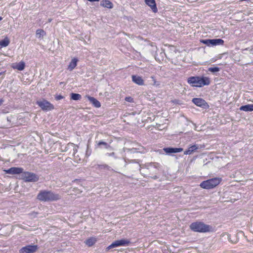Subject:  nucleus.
<instances>
[{
	"label": "nucleus",
	"instance_id": "c9c22d12",
	"mask_svg": "<svg viewBox=\"0 0 253 253\" xmlns=\"http://www.w3.org/2000/svg\"><path fill=\"white\" fill-rule=\"evenodd\" d=\"M37 214L38 213L36 212H33L30 213V215L33 216L34 217H37Z\"/></svg>",
	"mask_w": 253,
	"mask_h": 253
},
{
	"label": "nucleus",
	"instance_id": "39448f33",
	"mask_svg": "<svg viewBox=\"0 0 253 253\" xmlns=\"http://www.w3.org/2000/svg\"><path fill=\"white\" fill-rule=\"evenodd\" d=\"M21 178L26 182H36L39 180V176L33 172L23 171Z\"/></svg>",
	"mask_w": 253,
	"mask_h": 253
},
{
	"label": "nucleus",
	"instance_id": "f3484780",
	"mask_svg": "<svg viewBox=\"0 0 253 253\" xmlns=\"http://www.w3.org/2000/svg\"><path fill=\"white\" fill-rule=\"evenodd\" d=\"M100 5L109 9H112L113 7V3L109 0H102L100 2Z\"/></svg>",
	"mask_w": 253,
	"mask_h": 253
},
{
	"label": "nucleus",
	"instance_id": "7ed1b4c3",
	"mask_svg": "<svg viewBox=\"0 0 253 253\" xmlns=\"http://www.w3.org/2000/svg\"><path fill=\"white\" fill-rule=\"evenodd\" d=\"M190 229L196 232L206 233L212 231V227L201 221H196L190 225Z\"/></svg>",
	"mask_w": 253,
	"mask_h": 253
},
{
	"label": "nucleus",
	"instance_id": "4be33fe9",
	"mask_svg": "<svg viewBox=\"0 0 253 253\" xmlns=\"http://www.w3.org/2000/svg\"><path fill=\"white\" fill-rule=\"evenodd\" d=\"M10 41L7 37H5L3 40L0 41V49L8 46Z\"/></svg>",
	"mask_w": 253,
	"mask_h": 253
},
{
	"label": "nucleus",
	"instance_id": "ddd939ff",
	"mask_svg": "<svg viewBox=\"0 0 253 253\" xmlns=\"http://www.w3.org/2000/svg\"><path fill=\"white\" fill-rule=\"evenodd\" d=\"M145 3L150 7L152 11L156 13L158 11L156 1L155 0H145Z\"/></svg>",
	"mask_w": 253,
	"mask_h": 253
},
{
	"label": "nucleus",
	"instance_id": "cd10ccee",
	"mask_svg": "<svg viewBox=\"0 0 253 253\" xmlns=\"http://www.w3.org/2000/svg\"><path fill=\"white\" fill-rule=\"evenodd\" d=\"M104 145V146L105 147V148L106 149H112V147L108 144L106 142H104L103 141H100L98 142V145L100 146V145Z\"/></svg>",
	"mask_w": 253,
	"mask_h": 253
},
{
	"label": "nucleus",
	"instance_id": "0eeeda50",
	"mask_svg": "<svg viewBox=\"0 0 253 253\" xmlns=\"http://www.w3.org/2000/svg\"><path fill=\"white\" fill-rule=\"evenodd\" d=\"M130 242L128 240L121 239L119 240H116L113 242L110 245H109L107 249L108 250L120 246H127L129 245Z\"/></svg>",
	"mask_w": 253,
	"mask_h": 253
},
{
	"label": "nucleus",
	"instance_id": "79ce46f5",
	"mask_svg": "<svg viewBox=\"0 0 253 253\" xmlns=\"http://www.w3.org/2000/svg\"><path fill=\"white\" fill-rule=\"evenodd\" d=\"M2 17H0V21H1L2 20Z\"/></svg>",
	"mask_w": 253,
	"mask_h": 253
},
{
	"label": "nucleus",
	"instance_id": "c756f323",
	"mask_svg": "<svg viewBox=\"0 0 253 253\" xmlns=\"http://www.w3.org/2000/svg\"><path fill=\"white\" fill-rule=\"evenodd\" d=\"M200 42L202 43L207 45L208 46H211V39L201 40Z\"/></svg>",
	"mask_w": 253,
	"mask_h": 253
},
{
	"label": "nucleus",
	"instance_id": "2eb2a0df",
	"mask_svg": "<svg viewBox=\"0 0 253 253\" xmlns=\"http://www.w3.org/2000/svg\"><path fill=\"white\" fill-rule=\"evenodd\" d=\"M132 81L139 85H143L144 84V81L142 77L137 75L132 76Z\"/></svg>",
	"mask_w": 253,
	"mask_h": 253
},
{
	"label": "nucleus",
	"instance_id": "f8f14e48",
	"mask_svg": "<svg viewBox=\"0 0 253 253\" xmlns=\"http://www.w3.org/2000/svg\"><path fill=\"white\" fill-rule=\"evenodd\" d=\"M164 151L168 154L171 153H176L181 152L183 151L182 148H173V147H167L163 149Z\"/></svg>",
	"mask_w": 253,
	"mask_h": 253
},
{
	"label": "nucleus",
	"instance_id": "ea45409f",
	"mask_svg": "<svg viewBox=\"0 0 253 253\" xmlns=\"http://www.w3.org/2000/svg\"><path fill=\"white\" fill-rule=\"evenodd\" d=\"M51 20H52V19H49L48 20V22H50L51 21Z\"/></svg>",
	"mask_w": 253,
	"mask_h": 253
},
{
	"label": "nucleus",
	"instance_id": "9b49d317",
	"mask_svg": "<svg viewBox=\"0 0 253 253\" xmlns=\"http://www.w3.org/2000/svg\"><path fill=\"white\" fill-rule=\"evenodd\" d=\"M23 171V168L18 167H12L8 169L4 170L6 173L10 174H22Z\"/></svg>",
	"mask_w": 253,
	"mask_h": 253
},
{
	"label": "nucleus",
	"instance_id": "6ab92c4d",
	"mask_svg": "<svg viewBox=\"0 0 253 253\" xmlns=\"http://www.w3.org/2000/svg\"><path fill=\"white\" fill-rule=\"evenodd\" d=\"M211 46L217 45H223L224 41L220 39H211Z\"/></svg>",
	"mask_w": 253,
	"mask_h": 253
},
{
	"label": "nucleus",
	"instance_id": "f257e3e1",
	"mask_svg": "<svg viewBox=\"0 0 253 253\" xmlns=\"http://www.w3.org/2000/svg\"><path fill=\"white\" fill-rule=\"evenodd\" d=\"M187 83L192 87H202L211 84L210 78L204 76H191L187 79Z\"/></svg>",
	"mask_w": 253,
	"mask_h": 253
},
{
	"label": "nucleus",
	"instance_id": "a878e982",
	"mask_svg": "<svg viewBox=\"0 0 253 253\" xmlns=\"http://www.w3.org/2000/svg\"><path fill=\"white\" fill-rule=\"evenodd\" d=\"M144 73H148L149 74H151L154 73L155 71V68L152 66H149L144 68L143 69Z\"/></svg>",
	"mask_w": 253,
	"mask_h": 253
},
{
	"label": "nucleus",
	"instance_id": "412c9836",
	"mask_svg": "<svg viewBox=\"0 0 253 253\" xmlns=\"http://www.w3.org/2000/svg\"><path fill=\"white\" fill-rule=\"evenodd\" d=\"M96 241L97 240L95 238L90 237L85 240L84 243L88 247H91L96 242Z\"/></svg>",
	"mask_w": 253,
	"mask_h": 253
},
{
	"label": "nucleus",
	"instance_id": "58836bf2",
	"mask_svg": "<svg viewBox=\"0 0 253 253\" xmlns=\"http://www.w3.org/2000/svg\"><path fill=\"white\" fill-rule=\"evenodd\" d=\"M90 154V153L89 154V153H88V151L87 150L86 152V155L89 156Z\"/></svg>",
	"mask_w": 253,
	"mask_h": 253
},
{
	"label": "nucleus",
	"instance_id": "5701e85b",
	"mask_svg": "<svg viewBox=\"0 0 253 253\" xmlns=\"http://www.w3.org/2000/svg\"><path fill=\"white\" fill-rule=\"evenodd\" d=\"M25 67V63L23 61H21L16 65L15 68L19 71H22L24 69Z\"/></svg>",
	"mask_w": 253,
	"mask_h": 253
},
{
	"label": "nucleus",
	"instance_id": "b1692460",
	"mask_svg": "<svg viewBox=\"0 0 253 253\" xmlns=\"http://www.w3.org/2000/svg\"><path fill=\"white\" fill-rule=\"evenodd\" d=\"M67 147L68 148L69 147H72L73 150V155L75 156V154L78 152V149L79 148V146L78 145H76L73 143H69L67 145Z\"/></svg>",
	"mask_w": 253,
	"mask_h": 253
},
{
	"label": "nucleus",
	"instance_id": "6e6552de",
	"mask_svg": "<svg viewBox=\"0 0 253 253\" xmlns=\"http://www.w3.org/2000/svg\"><path fill=\"white\" fill-rule=\"evenodd\" d=\"M38 249L37 245H29L22 247L19 250V253H34Z\"/></svg>",
	"mask_w": 253,
	"mask_h": 253
},
{
	"label": "nucleus",
	"instance_id": "473e14b6",
	"mask_svg": "<svg viewBox=\"0 0 253 253\" xmlns=\"http://www.w3.org/2000/svg\"><path fill=\"white\" fill-rule=\"evenodd\" d=\"M106 155L109 157H113L116 159L118 158V157L115 155V154L114 152L107 153L106 154Z\"/></svg>",
	"mask_w": 253,
	"mask_h": 253
},
{
	"label": "nucleus",
	"instance_id": "a211bd4d",
	"mask_svg": "<svg viewBox=\"0 0 253 253\" xmlns=\"http://www.w3.org/2000/svg\"><path fill=\"white\" fill-rule=\"evenodd\" d=\"M78 61V60L77 58H73L68 65V70L71 71L74 69L77 65Z\"/></svg>",
	"mask_w": 253,
	"mask_h": 253
},
{
	"label": "nucleus",
	"instance_id": "72a5a7b5",
	"mask_svg": "<svg viewBox=\"0 0 253 253\" xmlns=\"http://www.w3.org/2000/svg\"><path fill=\"white\" fill-rule=\"evenodd\" d=\"M64 98V96H62V95L61 94H57V95H56L55 96V99L56 100H61L62 99Z\"/></svg>",
	"mask_w": 253,
	"mask_h": 253
},
{
	"label": "nucleus",
	"instance_id": "1a4fd4ad",
	"mask_svg": "<svg viewBox=\"0 0 253 253\" xmlns=\"http://www.w3.org/2000/svg\"><path fill=\"white\" fill-rule=\"evenodd\" d=\"M142 168L150 170L153 173H157L160 168V165L157 163H146Z\"/></svg>",
	"mask_w": 253,
	"mask_h": 253
},
{
	"label": "nucleus",
	"instance_id": "c85d7f7f",
	"mask_svg": "<svg viewBox=\"0 0 253 253\" xmlns=\"http://www.w3.org/2000/svg\"><path fill=\"white\" fill-rule=\"evenodd\" d=\"M95 169H108L109 166L105 164H102V165H95L94 167Z\"/></svg>",
	"mask_w": 253,
	"mask_h": 253
},
{
	"label": "nucleus",
	"instance_id": "e433bc0d",
	"mask_svg": "<svg viewBox=\"0 0 253 253\" xmlns=\"http://www.w3.org/2000/svg\"><path fill=\"white\" fill-rule=\"evenodd\" d=\"M2 102H3V100L2 99H0V105H1Z\"/></svg>",
	"mask_w": 253,
	"mask_h": 253
},
{
	"label": "nucleus",
	"instance_id": "7c9ffc66",
	"mask_svg": "<svg viewBox=\"0 0 253 253\" xmlns=\"http://www.w3.org/2000/svg\"><path fill=\"white\" fill-rule=\"evenodd\" d=\"M220 68L217 67H210L208 69V71L212 72V73H215L219 71Z\"/></svg>",
	"mask_w": 253,
	"mask_h": 253
},
{
	"label": "nucleus",
	"instance_id": "f704fd0d",
	"mask_svg": "<svg viewBox=\"0 0 253 253\" xmlns=\"http://www.w3.org/2000/svg\"><path fill=\"white\" fill-rule=\"evenodd\" d=\"M125 100L129 102H132L133 101V99L131 97H126Z\"/></svg>",
	"mask_w": 253,
	"mask_h": 253
},
{
	"label": "nucleus",
	"instance_id": "4c0bfd02",
	"mask_svg": "<svg viewBox=\"0 0 253 253\" xmlns=\"http://www.w3.org/2000/svg\"><path fill=\"white\" fill-rule=\"evenodd\" d=\"M90 154V153L89 154V153H88V151L87 150L86 152V155L89 156Z\"/></svg>",
	"mask_w": 253,
	"mask_h": 253
},
{
	"label": "nucleus",
	"instance_id": "423d86ee",
	"mask_svg": "<svg viewBox=\"0 0 253 253\" xmlns=\"http://www.w3.org/2000/svg\"><path fill=\"white\" fill-rule=\"evenodd\" d=\"M36 104L44 111H51L54 108L53 104L44 99L37 101Z\"/></svg>",
	"mask_w": 253,
	"mask_h": 253
},
{
	"label": "nucleus",
	"instance_id": "20e7f679",
	"mask_svg": "<svg viewBox=\"0 0 253 253\" xmlns=\"http://www.w3.org/2000/svg\"><path fill=\"white\" fill-rule=\"evenodd\" d=\"M222 181L221 177H214L202 182L200 186L205 189H211L219 185Z\"/></svg>",
	"mask_w": 253,
	"mask_h": 253
},
{
	"label": "nucleus",
	"instance_id": "393cba45",
	"mask_svg": "<svg viewBox=\"0 0 253 253\" xmlns=\"http://www.w3.org/2000/svg\"><path fill=\"white\" fill-rule=\"evenodd\" d=\"M70 96L71 99L73 100H80L82 98L81 95L78 93H72Z\"/></svg>",
	"mask_w": 253,
	"mask_h": 253
},
{
	"label": "nucleus",
	"instance_id": "f03ea898",
	"mask_svg": "<svg viewBox=\"0 0 253 253\" xmlns=\"http://www.w3.org/2000/svg\"><path fill=\"white\" fill-rule=\"evenodd\" d=\"M61 196L51 191L42 190L37 195V199L43 202L54 201L59 200Z\"/></svg>",
	"mask_w": 253,
	"mask_h": 253
},
{
	"label": "nucleus",
	"instance_id": "9d476101",
	"mask_svg": "<svg viewBox=\"0 0 253 253\" xmlns=\"http://www.w3.org/2000/svg\"><path fill=\"white\" fill-rule=\"evenodd\" d=\"M192 102L197 106L202 107L203 108H207L209 107V105L207 102L201 98H194L192 100Z\"/></svg>",
	"mask_w": 253,
	"mask_h": 253
},
{
	"label": "nucleus",
	"instance_id": "4468645a",
	"mask_svg": "<svg viewBox=\"0 0 253 253\" xmlns=\"http://www.w3.org/2000/svg\"><path fill=\"white\" fill-rule=\"evenodd\" d=\"M86 97L88 99L89 102L92 104V105L96 108H99L101 106V104L99 101H98L96 98L90 96L89 95H86Z\"/></svg>",
	"mask_w": 253,
	"mask_h": 253
},
{
	"label": "nucleus",
	"instance_id": "2f4dec72",
	"mask_svg": "<svg viewBox=\"0 0 253 253\" xmlns=\"http://www.w3.org/2000/svg\"><path fill=\"white\" fill-rule=\"evenodd\" d=\"M151 78L152 79V81L153 82V85L157 87L159 86V85H160V82H157L154 76H151Z\"/></svg>",
	"mask_w": 253,
	"mask_h": 253
},
{
	"label": "nucleus",
	"instance_id": "dca6fc26",
	"mask_svg": "<svg viewBox=\"0 0 253 253\" xmlns=\"http://www.w3.org/2000/svg\"><path fill=\"white\" fill-rule=\"evenodd\" d=\"M199 149V146L197 145H193L189 146L187 150L184 152V155H190L195 152Z\"/></svg>",
	"mask_w": 253,
	"mask_h": 253
},
{
	"label": "nucleus",
	"instance_id": "aec40b11",
	"mask_svg": "<svg viewBox=\"0 0 253 253\" xmlns=\"http://www.w3.org/2000/svg\"><path fill=\"white\" fill-rule=\"evenodd\" d=\"M240 110L245 112H251L253 111V104L243 105L240 107Z\"/></svg>",
	"mask_w": 253,
	"mask_h": 253
},
{
	"label": "nucleus",
	"instance_id": "a19ab883",
	"mask_svg": "<svg viewBox=\"0 0 253 253\" xmlns=\"http://www.w3.org/2000/svg\"><path fill=\"white\" fill-rule=\"evenodd\" d=\"M154 179H157V176H155L154 177Z\"/></svg>",
	"mask_w": 253,
	"mask_h": 253
},
{
	"label": "nucleus",
	"instance_id": "bb28decb",
	"mask_svg": "<svg viewBox=\"0 0 253 253\" xmlns=\"http://www.w3.org/2000/svg\"><path fill=\"white\" fill-rule=\"evenodd\" d=\"M36 35L37 37L40 38L42 37H43L45 35V32L42 29H38L36 31Z\"/></svg>",
	"mask_w": 253,
	"mask_h": 253
}]
</instances>
